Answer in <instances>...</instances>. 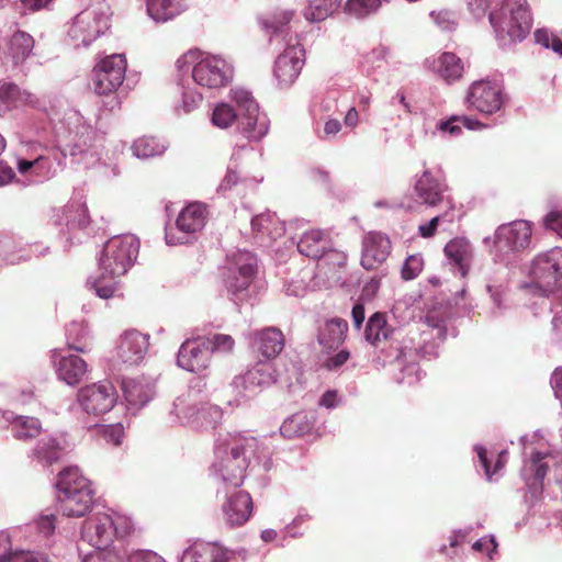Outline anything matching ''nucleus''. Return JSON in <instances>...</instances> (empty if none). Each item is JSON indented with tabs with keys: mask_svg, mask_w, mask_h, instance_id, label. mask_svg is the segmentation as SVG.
<instances>
[{
	"mask_svg": "<svg viewBox=\"0 0 562 562\" xmlns=\"http://www.w3.org/2000/svg\"><path fill=\"white\" fill-rule=\"evenodd\" d=\"M56 224L58 226H65L61 229L64 236H66V241L69 245L74 244V239L80 241V238L77 236V232L83 231L89 225V216L86 203L81 201V199H76L70 201L63 210L61 214L58 215L56 220Z\"/></svg>",
	"mask_w": 562,
	"mask_h": 562,
	"instance_id": "obj_25",
	"label": "nucleus"
},
{
	"mask_svg": "<svg viewBox=\"0 0 562 562\" xmlns=\"http://www.w3.org/2000/svg\"><path fill=\"white\" fill-rule=\"evenodd\" d=\"M179 562H238V558L226 548L198 541L183 551Z\"/></svg>",
	"mask_w": 562,
	"mask_h": 562,
	"instance_id": "obj_27",
	"label": "nucleus"
},
{
	"mask_svg": "<svg viewBox=\"0 0 562 562\" xmlns=\"http://www.w3.org/2000/svg\"><path fill=\"white\" fill-rule=\"evenodd\" d=\"M417 359L415 337L408 336L403 339L398 356L396 357V363L401 371V375L397 378L400 383L412 385L422 379V371Z\"/></svg>",
	"mask_w": 562,
	"mask_h": 562,
	"instance_id": "obj_30",
	"label": "nucleus"
},
{
	"mask_svg": "<svg viewBox=\"0 0 562 562\" xmlns=\"http://www.w3.org/2000/svg\"><path fill=\"white\" fill-rule=\"evenodd\" d=\"M2 415L10 423L11 432L18 440H30L42 431V423L35 417L14 415L12 412H4Z\"/></svg>",
	"mask_w": 562,
	"mask_h": 562,
	"instance_id": "obj_39",
	"label": "nucleus"
},
{
	"mask_svg": "<svg viewBox=\"0 0 562 562\" xmlns=\"http://www.w3.org/2000/svg\"><path fill=\"white\" fill-rule=\"evenodd\" d=\"M251 228L256 238L265 244L267 240H276L284 233L283 224L276 214L265 212L251 218Z\"/></svg>",
	"mask_w": 562,
	"mask_h": 562,
	"instance_id": "obj_37",
	"label": "nucleus"
},
{
	"mask_svg": "<svg viewBox=\"0 0 562 562\" xmlns=\"http://www.w3.org/2000/svg\"><path fill=\"white\" fill-rule=\"evenodd\" d=\"M7 562H48L45 554L31 550L14 549Z\"/></svg>",
	"mask_w": 562,
	"mask_h": 562,
	"instance_id": "obj_64",
	"label": "nucleus"
},
{
	"mask_svg": "<svg viewBox=\"0 0 562 562\" xmlns=\"http://www.w3.org/2000/svg\"><path fill=\"white\" fill-rule=\"evenodd\" d=\"M34 48L33 37L22 31L15 32L9 42V56L14 65L23 64Z\"/></svg>",
	"mask_w": 562,
	"mask_h": 562,
	"instance_id": "obj_47",
	"label": "nucleus"
},
{
	"mask_svg": "<svg viewBox=\"0 0 562 562\" xmlns=\"http://www.w3.org/2000/svg\"><path fill=\"white\" fill-rule=\"evenodd\" d=\"M66 341L71 350L87 352L91 349V338L86 324L81 322H71L66 327Z\"/></svg>",
	"mask_w": 562,
	"mask_h": 562,
	"instance_id": "obj_48",
	"label": "nucleus"
},
{
	"mask_svg": "<svg viewBox=\"0 0 562 562\" xmlns=\"http://www.w3.org/2000/svg\"><path fill=\"white\" fill-rule=\"evenodd\" d=\"M430 67L449 83L459 80L464 70L462 60L450 52L442 53L439 57L434 59Z\"/></svg>",
	"mask_w": 562,
	"mask_h": 562,
	"instance_id": "obj_42",
	"label": "nucleus"
},
{
	"mask_svg": "<svg viewBox=\"0 0 562 562\" xmlns=\"http://www.w3.org/2000/svg\"><path fill=\"white\" fill-rule=\"evenodd\" d=\"M176 67L179 76L191 78L193 83L206 89L224 87L233 78V66L227 60L198 48L182 54Z\"/></svg>",
	"mask_w": 562,
	"mask_h": 562,
	"instance_id": "obj_4",
	"label": "nucleus"
},
{
	"mask_svg": "<svg viewBox=\"0 0 562 562\" xmlns=\"http://www.w3.org/2000/svg\"><path fill=\"white\" fill-rule=\"evenodd\" d=\"M252 499L245 491L234 492L226 496L222 504L223 519L229 527L245 525L252 514Z\"/></svg>",
	"mask_w": 562,
	"mask_h": 562,
	"instance_id": "obj_26",
	"label": "nucleus"
},
{
	"mask_svg": "<svg viewBox=\"0 0 562 562\" xmlns=\"http://www.w3.org/2000/svg\"><path fill=\"white\" fill-rule=\"evenodd\" d=\"M250 347L266 361L277 358L285 346V337L278 327L256 329L247 337Z\"/></svg>",
	"mask_w": 562,
	"mask_h": 562,
	"instance_id": "obj_24",
	"label": "nucleus"
},
{
	"mask_svg": "<svg viewBox=\"0 0 562 562\" xmlns=\"http://www.w3.org/2000/svg\"><path fill=\"white\" fill-rule=\"evenodd\" d=\"M530 276L542 293L552 291L562 279V249L553 247L539 254L532 260Z\"/></svg>",
	"mask_w": 562,
	"mask_h": 562,
	"instance_id": "obj_17",
	"label": "nucleus"
},
{
	"mask_svg": "<svg viewBox=\"0 0 562 562\" xmlns=\"http://www.w3.org/2000/svg\"><path fill=\"white\" fill-rule=\"evenodd\" d=\"M55 527H56V517L53 513L44 512L34 521V528L44 538L50 537L55 531Z\"/></svg>",
	"mask_w": 562,
	"mask_h": 562,
	"instance_id": "obj_63",
	"label": "nucleus"
},
{
	"mask_svg": "<svg viewBox=\"0 0 562 562\" xmlns=\"http://www.w3.org/2000/svg\"><path fill=\"white\" fill-rule=\"evenodd\" d=\"M114 528L106 512L94 513L81 527V540L95 549H110L114 540Z\"/></svg>",
	"mask_w": 562,
	"mask_h": 562,
	"instance_id": "obj_22",
	"label": "nucleus"
},
{
	"mask_svg": "<svg viewBox=\"0 0 562 562\" xmlns=\"http://www.w3.org/2000/svg\"><path fill=\"white\" fill-rule=\"evenodd\" d=\"M447 206L448 209L442 214L434 216L429 222L419 225L418 232L422 237H432L440 222L452 223L454 221L456 205L453 200H447Z\"/></svg>",
	"mask_w": 562,
	"mask_h": 562,
	"instance_id": "obj_53",
	"label": "nucleus"
},
{
	"mask_svg": "<svg viewBox=\"0 0 562 562\" xmlns=\"http://www.w3.org/2000/svg\"><path fill=\"white\" fill-rule=\"evenodd\" d=\"M292 13L284 14L283 23L274 21L266 22L265 29L269 35L270 43H284V50L276 58L273 77L280 88L291 87L299 78L305 63V50L296 36L289 35L286 23L291 20Z\"/></svg>",
	"mask_w": 562,
	"mask_h": 562,
	"instance_id": "obj_5",
	"label": "nucleus"
},
{
	"mask_svg": "<svg viewBox=\"0 0 562 562\" xmlns=\"http://www.w3.org/2000/svg\"><path fill=\"white\" fill-rule=\"evenodd\" d=\"M223 419V411L211 403H199L191 393L179 395L172 403L169 420L173 425L199 431L215 429Z\"/></svg>",
	"mask_w": 562,
	"mask_h": 562,
	"instance_id": "obj_8",
	"label": "nucleus"
},
{
	"mask_svg": "<svg viewBox=\"0 0 562 562\" xmlns=\"http://www.w3.org/2000/svg\"><path fill=\"white\" fill-rule=\"evenodd\" d=\"M276 382V370L268 361H259L244 374L235 376L232 387L235 403H247Z\"/></svg>",
	"mask_w": 562,
	"mask_h": 562,
	"instance_id": "obj_13",
	"label": "nucleus"
},
{
	"mask_svg": "<svg viewBox=\"0 0 562 562\" xmlns=\"http://www.w3.org/2000/svg\"><path fill=\"white\" fill-rule=\"evenodd\" d=\"M313 413L299 412L285 418L280 426V434L288 439L303 437L311 434L314 428Z\"/></svg>",
	"mask_w": 562,
	"mask_h": 562,
	"instance_id": "obj_40",
	"label": "nucleus"
},
{
	"mask_svg": "<svg viewBox=\"0 0 562 562\" xmlns=\"http://www.w3.org/2000/svg\"><path fill=\"white\" fill-rule=\"evenodd\" d=\"M531 238L532 225L529 221L517 220L499 225L494 234V261L506 267L514 265L519 254L530 246Z\"/></svg>",
	"mask_w": 562,
	"mask_h": 562,
	"instance_id": "obj_10",
	"label": "nucleus"
},
{
	"mask_svg": "<svg viewBox=\"0 0 562 562\" xmlns=\"http://www.w3.org/2000/svg\"><path fill=\"white\" fill-rule=\"evenodd\" d=\"M116 401L117 393L113 384L108 381L98 382L79 390L77 403L70 406V412L78 420L88 424V417H98L110 412Z\"/></svg>",
	"mask_w": 562,
	"mask_h": 562,
	"instance_id": "obj_12",
	"label": "nucleus"
},
{
	"mask_svg": "<svg viewBox=\"0 0 562 562\" xmlns=\"http://www.w3.org/2000/svg\"><path fill=\"white\" fill-rule=\"evenodd\" d=\"M57 496L59 494H69L92 490L90 481L85 477L77 467H68L59 472L56 481Z\"/></svg>",
	"mask_w": 562,
	"mask_h": 562,
	"instance_id": "obj_41",
	"label": "nucleus"
},
{
	"mask_svg": "<svg viewBox=\"0 0 562 562\" xmlns=\"http://www.w3.org/2000/svg\"><path fill=\"white\" fill-rule=\"evenodd\" d=\"M52 146L64 156H71L76 162L92 165L98 159V145L101 140L92 126L76 110H67L52 127Z\"/></svg>",
	"mask_w": 562,
	"mask_h": 562,
	"instance_id": "obj_3",
	"label": "nucleus"
},
{
	"mask_svg": "<svg viewBox=\"0 0 562 562\" xmlns=\"http://www.w3.org/2000/svg\"><path fill=\"white\" fill-rule=\"evenodd\" d=\"M348 324L342 318L327 321L318 331V342L326 349L338 347L344 340Z\"/></svg>",
	"mask_w": 562,
	"mask_h": 562,
	"instance_id": "obj_44",
	"label": "nucleus"
},
{
	"mask_svg": "<svg viewBox=\"0 0 562 562\" xmlns=\"http://www.w3.org/2000/svg\"><path fill=\"white\" fill-rule=\"evenodd\" d=\"M206 205L201 202H192L181 210L175 227H167L165 239L168 245L186 244L201 232L207 221Z\"/></svg>",
	"mask_w": 562,
	"mask_h": 562,
	"instance_id": "obj_14",
	"label": "nucleus"
},
{
	"mask_svg": "<svg viewBox=\"0 0 562 562\" xmlns=\"http://www.w3.org/2000/svg\"><path fill=\"white\" fill-rule=\"evenodd\" d=\"M106 278L108 277H103V274L101 273L100 278L88 280V283L91 285L92 289H94L95 294L104 300L113 297L117 291V283L113 281L114 279H111L110 282H105Z\"/></svg>",
	"mask_w": 562,
	"mask_h": 562,
	"instance_id": "obj_58",
	"label": "nucleus"
},
{
	"mask_svg": "<svg viewBox=\"0 0 562 562\" xmlns=\"http://www.w3.org/2000/svg\"><path fill=\"white\" fill-rule=\"evenodd\" d=\"M64 451L65 447L63 446L61 438L45 436L36 442L30 458L43 467H48L57 462Z\"/></svg>",
	"mask_w": 562,
	"mask_h": 562,
	"instance_id": "obj_36",
	"label": "nucleus"
},
{
	"mask_svg": "<svg viewBox=\"0 0 562 562\" xmlns=\"http://www.w3.org/2000/svg\"><path fill=\"white\" fill-rule=\"evenodd\" d=\"M139 251V240L132 234L110 238L103 246L99 268L103 277L116 279L134 265Z\"/></svg>",
	"mask_w": 562,
	"mask_h": 562,
	"instance_id": "obj_11",
	"label": "nucleus"
},
{
	"mask_svg": "<svg viewBox=\"0 0 562 562\" xmlns=\"http://www.w3.org/2000/svg\"><path fill=\"white\" fill-rule=\"evenodd\" d=\"M430 18L438 29L445 32H452L458 26V20L453 12L450 11H431Z\"/></svg>",
	"mask_w": 562,
	"mask_h": 562,
	"instance_id": "obj_60",
	"label": "nucleus"
},
{
	"mask_svg": "<svg viewBox=\"0 0 562 562\" xmlns=\"http://www.w3.org/2000/svg\"><path fill=\"white\" fill-rule=\"evenodd\" d=\"M178 86L180 88V99L175 103V112L178 115L189 114L202 102V94L196 91L195 88L191 87L189 78L179 76Z\"/></svg>",
	"mask_w": 562,
	"mask_h": 562,
	"instance_id": "obj_45",
	"label": "nucleus"
},
{
	"mask_svg": "<svg viewBox=\"0 0 562 562\" xmlns=\"http://www.w3.org/2000/svg\"><path fill=\"white\" fill-rule=\"evenodd\" d=\"M127 68L123 54H111L102 58L93 69L94 90L98 94L111 95L122 86Z\"/></svg>",
	"mask_w": 562,
	"mask_h": 562,
	"instance_id": "obj_18",
	"label": "nucleus"
},
{
	"mask_svg": "<svg viewBox=\"0 0 562 562\" xmlns=\"http://www.w3.org/2000/svg\"><path fill=\"white\" fill-rule=\"evenodd\" d=\"M81 562H122V554L113 549H93L83 554Z\"/></svg>",
	"mask_w": 562,
	"mask_h": 562,
	"instance_id": "obj_59",
	"label": "nucleus"
},
{
	"mask_svg": "<svg viewBox=\"0 0 562 562\" xmlns=\"http://www.w3.org/2000/svg\"><path fill=\"white\" fill-rule=\"evenodd\" d=\"M111 10L105 0H91L68 27V41L75 48H87L110 27Z\"/></svg>",
	"mask_w": 562,
	"mask_h": 562,
	"instance_id": "obj_7",
	"label": "nucleus"
},
{
	"mask_svg": "<svg viewBox=\"0 0 562 562\" xmlns=\"http://www.w3.org/2000/svg\"><path fill=\"white\" fill-rule=\"evenodd\" d=\"M52 142L43 145L40 140L22 142V150L27 154L29 149L34 148V155L25 158H16L18 171L21 176L25 177L24 183H41L50 179L54 175L53 165L48 157L45 156V150Z\"/></svg>",
	"mask_w": 562,
	"mask_h": 562,
	"instance_id": "obj_16",
	"label": "nucleus"
},
{
	"mask_svg": "<svg viewBox=\"0 0 562 562\" xmlns=\"http://www.w3.org/2000/svg\"><path fill=\"white\" fill-rule=\"evenodd\" d=\"M154 382L145 376L127 378L122 382L127 409L135 414L154 396Z\"/></svg>",
	"mask_w": 562,
	"mask_h": 562,
	"instance_id": "obj_29",
	"label": "nucleus"
},
{
	"mask_svg": "<svg viewBox=\"0 0 562 562\" xmlns=\"http://www.w3.org/2000/svg\"><path fill=\"white\" fill-rule=\"evenodd\" d=\"M390 49L385 45H378L362 56L361 65L367 72L380 68L386 61Z\"/></svg>",
	"mask_w": 562,
	"mask_h": 562,
	"instance_id": "obj_55",
	"label": "nucleus"
},
{
	"mask_svg": "<svg viewBox=\"0 0 562 562\" xmlns=\"http://www.w3.org/2000/svg\"><path fill=\"white\" fill-rule=\"evenodd\" d=\"M146 11L155 22L164 23L180 14L183 5L180 0H149Z\"/></svg>",
	"mask_w": 562,
	"mask_h": 562,
	"instance_id": "obj_46",
	"label": "nucleus"
},
{
	"mask_svg": "<svg viewBox=\"0 0 562 562\" xmlns=\"http://www.w3.org/2000/svg\"><path fill=\"white\" fill-rule=\"evenodd\" d=\"M552 459L551 452L535 451L529 459L524 460L521 468V477L527 486L536 493L541 492L542 482L549 469V461Z\"/></svg>",
	"mask_w": 562,
	"mask_h": 562,
	"instance_id": "obj_32",
	"label": "nucleus"
},
{
	"mask_svg": "<svg viewBox=\"0 0 562 562\" xmlns=\"http://www.w3.org/2000/svg\"><path fill=\"white\" fill-rule=\"evenodd\" d=\"M34 95L26 91H21L16 85L0 83V109L9 108L15 102L34 103Z\"/></svg>",
	"mask_w": 562,
	"mask_h": 562,
	"instance_id": "obj_52",
	"label": "nucleus"
},
{
	"mask_svg": "<svg viewBox=\"0 0 562 562\" xmlns=\"http://www.w3.org/2000/svg\"><path fill=\"white\" fill-rule=\"evenodd\" d=\"M58 509L67 517L85 516L93 503V491L81 490V492L58 495Z\"/></svg>",
	"mask_w": 562,
	"mask_h": 562,
	"instance_id": "obj_35",
	"label": "nucleus"
},
{
	"mask_svg": "<svg viewBox=\"0 0 562 562\" xmlns=\"http://www.w3.org/2000/svg\"><path fill=\"white\" fill-rule=\"evenodd\" d=\"M474 449L477 454L480 464L484 470L486 480L490 482L497 480V477L502 474V471L506 463L503 460L497 459L493 469H491L486 449L480 445H476Z\"/></svg>",
	"mask_w": 562,
	"mask_h": 562,
	"instance_id": "obj_56",
	"label": "nucleus"
},
{
	"mask_svg": "<svg viewBox=\"0 0 562 562\" xmlns=\"http://www.w3.org/2000/svg\"><path fill=\"white\" fill-rule=\"evenodd\" d=\"M317 273L324 276L328 281H338V269L342 268L347 262V255L344 251L333 248L330 244L322 257L317 258Z\"/></svg>",
	"mask_w": 562,
	"mask_h": 562,
	"instance_id": "obj_43",
	"label": "nucleus"
},
{
	"mask_svg": "<svg viewBox=\"0 0 562 562\" xmlns=\"http://www.w3.org/2000/svg\"><path fill=\"white\" fill-rule=\"evenodd\" d=\"M392 328L387 325L385 315L382 313H374L366 325L364 336L366 340L373 346H376L382 340L390 338Z\"/></svg>",
	"mask_w": 562,
	"mask_h": 562,
	"instance_id": "obj_50",
	"label": "nucleus"
},
{
	"mask_svg": "<svg viewBox=\"0 0 562 562\" xmlns=\"http://www.w3.org/2000/svg\"><path fill=\"white\" fill-rule=\"evenodd\" d=\"M465 103L483 114H494L502 110L505 103L503 87L491 80L474 81L468 90Z\"/></svg>",
	"mask_w": 562,
	"mask_h": 562,
	"instance_id": "obj_19",
	"label": "nucleus"
},
{
	"mask_svg": "<svg viewBox=\"0 0 562 562\" xmlns=\"http://www.w3.org/2000/svg\"><path fill=\"white\" fill-rule=\"evenodd\" d=\"M390 239L381 233H369L362 243L361 266L373 270L384 262L390 255Z\"/></svg>",
	"mask_w": 562,
	"mask_h": 562,
	"instance_id": "obj_31",
	"label": "nucleus"
},
{
	"mask_svg": "<svg viewBox=\"0 0 562 562\" xmlns=\"http://www.w3.org/2000/svg\"><path fill=\"white\" fill-rule=\"evenodd\" d=\"M106 514L111 517L114 528V537L127 536L133 529V521L130 517L119 514L114 510H106Z\"/></svg>",
	"mask_w": 562,
	"mask_h": 562,
	"instance_id": "obj_61",
	"label": "nucleus"
},
{
	"mask_svg": "<svg viewBox=\"0 0 562 562\" xmlns=\"http://www.w3.org/2000/svg\"><path fill=\"white\" fill-rule=\"evenodd\" d=\"M122 562H167L160 554L151 550H134L122 555Z\"/></svg>",
	"mask_w": 562,
	"mask_h": 562,
	"instance_id": "obj_62",
	"label": "nucleus"
},
{
	"mask_svg": "<svg viewBox=\"0 0 562 562\" xmlns=\"http://www.w3.org/2000/svg\"><path fill=\"white\" fill-rule=\"evenodd\" d=\"M490 23L498 41L521 42L531 30L526 0H504L501 9L490 13Z\"/></svg>",
	"mask_w": 562,
	"mask_h": 562,
	"instance_id": "obj_9",
	"label": "nucleus"
},
{
	"mask_svg": "<svg viewBox=\"0 0 562 562\" xmlns=\"http://www.w3.org/2000/svg\"><path fill=\"white\" fill-rule=\"evenodd\" d=\"M246 150H251V148L248 146H240L234 149L227 166L226 173L217 187L218 192L225 193L238 184H243L246 188L255 187L263 180L262 176L254 178H240L238 160L240 159L243 151Z\"/></svg>",
	"mask_w": 562,
	"mask_h": 562,
	"instance_id": "obj_33",
	"label": "nucleus"
},
{
	"mask_svg": "<svg viewBox=\"0 0 562 562\" xmlns=\"http://www.w3.org/2000/svg\"><path fill=\"white\" fill-rule=\"evenodd\" d=\"M232 102L214 106L211 121L218 128H227L237 123L240 133L249 140L262 139L269 131V120L260 113L259 105L251 93L243 88L231 91Z\"/></svg>",
	"mask_w": 562,
	"mask_h": 562,
	"instance_id": "obj_2",
	"label": "nucleus"
},
{
	"mask_svg": "<svg viewBox=\"0 0 562 562\" xmlns=\"http://www.w3.org/2000/svg\"><path fill=\"white\" fill-rule=\"evenodd\" d=\"M167 149V144L156 137H139L131 146L133 156L138 159H149L161 156Z\"/></svg>",
	"mask_w": 562,
	"mask_h": 562,
	"instance_id": "obj_49",
	"label": "nucleus"
},
{
	"mask_svg": "<svg viewBox=\"0 0 562 562\" xmlns=\"http://www.w3.org/2000/svg\"><path fill=\"white\" fill-rule=\"evenodd\" d=\"M259 445L255 437L239 432L221 435L214 448L211 474L226 485L238 487L243 484L250 457L258 460Z\"/></svg>",
	"mask_w": 562,
	"mask_h": 562,
	"instance_id": "obj_1",
	"label": "nucleus"
},
{
	"mask_svg": "<svg viewBox=\"0 0 562 562\" xmlns=\"http://www.w3.org/2000/svg\"><path fill=\"white\" fill-rule=\"evenodd\" d=\"M413 196L422 205L435 207L440 204L447 205L449 187L445 176L440 171L426 168L413 178Z\"/></svg>",
	"mask_w": 562,
	"mask_h": 562,
	"instance_id": "obj_15",
	"label": "nucleus"
},
{
	"mask_svg": "<svg viewBox=\"0 0 562 562\" xmlns=\"http://www.w3.org/2000/svg\"><path fill=\"white\" fill-rule=\"evenodd\" d=\"M209 344L211 355L213 352L228 353L234 350L235 340L231 335L227 334H215L210 337H204Z\"/></svg>",
	"mask_w": 562,
	"mask_h": 562,
	"instance_id": "obj_57",
	"label": "nucleus"
},
{
	"mask_svg": "<svg viewBox=\"0 0 562 562\" xmlns=\"http://www.w3.org/2000/svg\"><path fill=\"white\" fill-rule=\"evenodd\" d=\"M52 361L59 380L68 385L78 384L88 370L87 362L77 355H65L63 350H54Z\"/></svg>",
	"mask_w": 562,
	"mask_h": 562,
	"instance_id": "obj_28",
	"label": "nucleus"
},
{
	"mask_svg": "<svg viewBox=\"0 0 562 562\" xmlns=\"http://www.w3.org/2000/svg\"><path fill=\"white\" fill-rule=\"evenodd\" d=\"M148 347V334L140 333L137 329H128L120 336L115 355L122 363L137 366L144 360Z\"/></svg>",
	"mask_w": 562,
	"mask_h": 562,
	"instance_id": "obj_23",
	"label": "nucleus"
},
{
	"mask_svg": "<svg viewBox=\"0 0 562 562\" xmlns=\"http://www.w3.org/2000/svg\"><path fill=\"white\" fill-rule=\"evenodd\" d=\"M382 0H347L345 10L357 19L366 18L381 7Z\"/></svg>",
	"mask_w": 562,
	"mask_h": 562,
	"instance_id": "obj_54",
	"label": "nucleus"
},
{
	"mask_svg": "<svg viewBox=\"0 0 562 562\" xmlns=\"http://www.w3.org/2000/svg\"><path fill=\"white\" fill-rule=\"evenodd\" d=\"M445 255L449 263L465 278L473 260V247L465 238H453L445 246Z\"/></svg>",
	"mask_w": 562,
	"mask_h": 562,
	"instance_id": "obj_34",
	"label": "nucleus"
},
{
	"mask_svg": "<svg viewBox=\"0 0 562 562\" xmlns=\"http://www.w3.org/2000/svg\"><path fill=\"white\" fill-rule=\"evenodd\" d=\"M330 238L321 229L305 232L297 241V250L301 255L317 259L329 249Z\"/></svg>",
	"mask_w": 562,
	"mask_h": 562,
	"instance_id": "obj_38",
	"label": "nucleus"
},
{
	"mask_svg": "<svg viewBox=\"0 0 562 562\" xmlns=\"http://www.w3.org/2000/svg\"><path fill=\"white\" fill-rule=\"evenodd\" d=\"M212 355L204 337L186 339L177 353L179 368L192 372L202 373L211 364Z\"/></svg>",
	"mask_w": 562,
	"mask_h": 562,
	"instance_id": "obj_20",
	"label": "nucleus"
},
{
	"mask_svg": "<svg viewBox=\"0 0 562 562\" xmlns=\"http://www.w3.org/2000/svg\"><path fill=\"white\" fill-rule=\"evenodd\" d=\"M340 2L341 0H311L304 16L311 22L324 21L337 10Z\"/></svg>",
	"mask_w": 562,
	"mask_h": 562,
	"instance_id": "obj_51",
	"label": "nucleus"
},
{
	"mask_svg": "<svg viewBox=\"0 0 562 562\" xmlns=\"http://www.w3.org/2000/svg\"><path fill=\"white\" fill-rule=\"evenodd\" d=\"M423 325L426 326V329H423L419 334L418 341L415 340V348L417 349L418 359H430L438 355L439 345L446 339L447 328L445 319L435 313H428ZM409 336L417 338V334H411Z\"/></svg>",
	"mask_w": 562,
	"mask_h": 562,
	"instance_id": "obj_21",
	"label": "nucleus"
},
{
	"mask_svg": "<svg viewBox=\"0 0 562 562\" xmlns=\"http://www.w3.org/2000/svg\"><path fill=\"white\" fill-rule=\"evenodd\" d=\"M224 281L227 292L236 303L256 296L262 289L256 256L247 250L233 252L228 257Z\"/></svg>",
	"mask_w": 562,
	"mask_h": 562,
	"instance_id": "obj_6",
	"label": "nucleus"
}]
</instances>
